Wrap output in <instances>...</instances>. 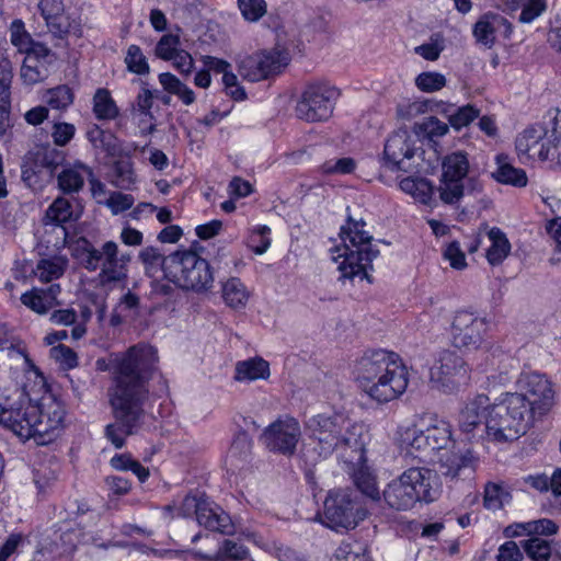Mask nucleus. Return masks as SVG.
Masks as SVG:
<instances>
[{"label":"nucleus","instance_id":"61","mask_svg":"<svg viewBox=\"0 0 561 561\" xmlns=\"http://www.w3.org/2000/svg\"><path fill=\"white\" fill-rule=\"evenodd\" d=\"M479 116V110L472 105L457 107L455 113L450 115V126L459 130L468 126L474 118Z\"/></svg>","mask_w":561,"mask_h":561},{"label":"nucleus","instance_id":"29","mask_svg":"<svg viewBox=\"0 0 561 561\" xmlns=\"http://www.w3.org/2000/svg\"><path fill=\"white\" fill-rule=\"evenodd\" d=\"M85 175L91 176L92 170L81 162L66 167L57 175L58 187L65 194L78 193L84 185Z\"/></svg>","mask_w":561,"mask_h":561},{"label":"nucleus","instance_id":"43","mask_svg":"<svg viewBox=\"0 0 561 561\" xmlns=\"http://www.w3.org/2000/svg\"><path fill=\"white\" fill-rule=\"evenodd\" d=\"M88 138L94 148L105 151L108 156L115 157L122 150L118 139L111 131L99 127L89 130Z\"/></svg>","mask_w":561,"mask_h":561},{"label":"nucleus","instance_id":"16","mask_svg":"<svg viewBox=\"0 0 561 561\" xmlns=\"http://www.w3.org/2000/svg\"><path fill=\"white\" fill-rule=\"evenodd\" d=\"M184 515L194 511L197 523L211 530L221 534H231L233 526L230 516L214 502L207 499H197L186 495L182 505Z\"/></svg>","mask_w":561,"mask_h":561},{"label":"nucleus","instance_id":"64","mask_svg":"<svg viewBox=\"0 0 561 561\" xmlns=\"http://www.w3.org/2000/svg\"><path fill=\"white\" fill-rule=\"evenodd\" d=\"M520 8L519 22L531 23L546 11L547 2L546 0H527Z\"/></svg>","mask_w":561,"mask_h":561},{"label":"nucleus","instance_id":"39","mask_svg":"<svg viewBox=\"0 0 561 561\" xmlns=\"http://www.w3.org/2000/svg\"><path fill=\"white\" fill-rule=\"evenodd\" d=\"M159 82L170 94L176 95L185 105H191L195 102V92L183 83L176 76L171 72H162L159 75Z\"/></svg>","mask_w":561,"mask_h":561},{"label":"nucleus","instance_id":"42","mask_svg":"<svg viewBox=\"0 0 561 561\" xmlns=\"http://www.w3.org/2000/svg\"><path fill=\"white\" fill-rule=\"evenodd\" d=\"M93 113L98 119L105 121H111L118 116V107L106 89L96 90L93 96Z\"/></svg>","mask_w":561,"mask_h":561},{"label":"nucleus","instance_id":"58","mask_svg":"<svg viewBox=\"0 0 561 561\" xmlns=\"http://www.w3.org/2000/svg\"><path fill=\"white\" fill-rule=\"evenodd\" d=\"M416 87L424 92H435L446 85V78L438 72H422L415 79Z\"/></svg>","mask_w":561,"mask_h":561},{"label":"nucleus","instance_id":"54","mask_svg":"<svg viewBox=\"0 0 561 561\" xmlns=\"http://www.w3.org/2000/svg\"><path fill=\"white\" fill-rule=\"evenodd\" d=\"M262 549L276 561H302L294 549L278 541L265 542Z\"/></svg>","mask_w":561,"mask_h":561},{"label":"nucleus","instance_id":"59","mask_svg":"<svg viewBox=\"0 0 561 561\" xmlns=\"http://www.w3.org/2000/svg\"><path fill=\"white\" fill-rule=\"evenodd\" d=\"M238 7L249 22H256L266 13L264 0H238Z\"/></svg>","mask_w":561,"mask_h":561},{"label":"nucleus","instance_id":"53","mask_svg":"<svg viewBox=\"0 0 561 561\" xmlns=\"http://www.w3.org/2000/svg\"><path fill=\"white\" fill-rule=\"evenodd\" d=\"M127 69L137 75H147L149 72V65L147 58L137 45H130L127 49L125 57Z\"/></svg>","mask_w":561,"mask_h":561},{"label":"nucleus","instance_id":"26","mask_svg":"<svg viewBox=\"0 0 561 561\" xmlns=\"http://www.w3.org/2000/svg\"><path fill=\"white\" fill-rule=\"evenodd\" d=\"M37 407H41V416L37 420L38 445L49 443L65 419V410L59 401L51 396L43 397Z\"/></svg>","mask_w":561,"mask_h":561},{"label":"nucleus","instance_id":"60","mask_svg":"<svg viewBox=\"0 0 561 561\" xmlns=\"http://www.w3.org/2000/svg\"><path fill=\"white\" fill-rule=\"evenodd\" d=\"M49 355L64 369H71L78 365V356L75 351L64 344L53 346Z\"/></svg>","mask_w":561,"mask_h":561},{"label":"nucleus","instance_id":"13","mask_svg":"<svg viewBox=\"0 0 561 561\" xmlns=\"http://www.w3.org/2000/svg\"><path fill=\"white\" fill-rule=\"evenodd\" d=\"M301 438L299 422L293 416L278 417L261 435V440L270 451L293 456Z\"/></svg>","mask_w":561,"mask_h":561},{"label":"nucleus","instance_id":"17","mask_svg":"<svg viewBox=\"0 0 561 561\" xmlns=\"http://www.w3.org/2000/svg\"><path fill=\"white\" fill-rule=\"evenodd\" d=\"M486 322L468 311H458L451 323V342L457 348L477 350L483 342Z\"/></svg>","mask_w":561,"mask_h":561},{"label":"nucleus","instance_id":"2","mask_svg":"<svg viewBox=\"0 0 561 561\" xmlns=\"http://www.w3.org/2000/svg\"><path fill=\"white\" fill-rule=\"evenodd\" d=\"M516 385V392L502 394L489 411L488 435L497 443L524 435L536 422L548 416L559 401L557 385L545 374L523 373Z\"/></svg>","mask_w":561,"mask_h":561},{"label":"nucleus","instance_id":"48","mask_svg":"<svg viewBox=\"0 0 561 561\" xmlns=\"http://www.w3.org/2000/svg\"><path fill=\"white\" fill-rule=\"evenodd\" d=\"M428 430L433 436V440L437 445L438 450L448 446L451 439V430L448 422L438 419L435 415L428 417L426 422Z\"/></svg>","mask_w":561,"mask_h":561},{"label":"nucleus","instance_id":"30","mask_svg":"<svg viewBox=\"0 0 561 561\" xmlns=\"http://www.w3.org/2000/svg\"><path fill=\"white\" fill-rule=\"evenodd\" d=\"M131 261L129 252H121L112 259L111 263L99 272V280L103 286L125 282L128 277V265Z\"/></svg>","mask_w":561,"mask_h":561},{"label":"nucleus","instance_id":"23","mask_svg":"<svg viewBox=\"0 0 561 561\" xmlns=\"http://www.w3.org/2000/svg\"><path fill=\"white\" fill-rule=\"evenodd\" d=\"M415 141L407 129H399L392 133L387 139L383 148L386 163L391 170L408 171L410 165L405 161L411 160L415 154Z\"/></svg>","mask_w":561,"mask_h":561},{"label":"nucleus","instance_id":"12","mask_svg":"<svg viewBox=\"0 0 561 561\" xmlns=\"http://www.w3.org/2000/svg\"><path fill=\"white\" fill-rule=\"evenodd\" d=\"M286 50L274 48L244 56L238 64L239 73L249 81L257 82L282 72L288 65Z\"/></svg>","mask_w":561,"mask_h":561},{"label":"nucleus","instance_id":"6","mask_svg":"<svg viewBox=\"0 0 561 561\" xmlns=\"http://www.w3.org/2000/svg\"><path fill=\"white\" fill-rule=\"evenodd\" d=\"M165 267L167 278L183 289L202 293L213 287L211 267L196 252L175 251L168 255Z\"/></svg>","mask_w":561,"mask_h":561},{"label":"nucleus","instance_id":"62","mask_svg":"<svg viewBox=\"0 0 561 561\" xmlns=\"http://www.w3.org/2000/svg\"><path fill=\"white\" fill-rule=\"evenodd\" d=\"M507 493L496 483H488L484 488V506L488 510H499L503 506L504 497Z\"/></svg>","mask_w":561,"mask_h":561},{"label":"nucleus","instance_id":"22","mask_svg":"<svg viewBox=\"0 0 561 561\" xmlns=\"http://www.w3.org/2000/svg\"><path fill=\"white\" fill-rule=\"evenodd\" d=\"M37 8L48 32L56 38H66L79 26L67 10L64 0H39Z\"/></svg>","mask_w":561,"mask_h":561},{"label":"nucleus","instance_id":"10","mask_svg":"<svg viewBox=\"0 0 561 561\" xmlns=\"http://www.w3.org/2000/svg\"><path fill=\"white\" fill-rule=\"evenodd\" d=\"M469 172V160L463 151L446 154L442 160V175L437 191L444 204H458L463 197V180Z\"/></svg>","mask_w":561,"mask_h":561},{"label":"nucleus","instance_id":"57","mask_svg":"<svg viewBox=\"0 0 561 561\" xmlns=\"http://www.w3.org/2000/svg\"><path fill=\"white\" fill-rule=\"evenodd\" d=\"M518 527L523 528V530L529 536H551L558 531V525L548 518L531 520L518 525Z\"/></svg>","mask_w":561,"mask_h":561},{"label":"nucleus","instance_id":"32","mask_svg":"<svg viewBox=\"0 0 561 561\" xmlns=\"http://www.w3.org/2000/svg\"><path fill=\"white\" fill-rule=\"evenodd\" d=\"M221 297L229 308L240 310L245 308L250 291L240 278L230 277L221 283Z\"/></svg>","mask_w":561,"mask_h":561},{"label":"nucleus","instance_id":"15","mask_svg":"<svg viewBox=\"0 0 561 561\" xmlns=\"http://www.w3.org/2000/svg\"><path fill=\"white\" fill-rule=\"evenodd\" d=\"M400 356L394 352L382 348L366 351L360 358L357 359L354 368L356 380L362 389L370 385L380 375L392 370L394 367H401Z\"/></svg>","mask_w":561,"mask_h":561},{"label":"nucleus","instance_id":"24","mask_svg":"<svg viewBox=\"0 0 561 561\" xmlns=\"http://www.w3.org/2000/svg\"><path fill=\"white\" fill-rule=\"evenodd\" d=\"M118 251V245L114 241H106L98 249L83 238L78 242L76 257L85 270L90 272L99 270L102 272V268H105L111 263Z\"/></svg>","mask_w":561,"mask_h":561},{"label":"nucleus","instance_id":"19","mask_svg":"<svg viewBox=\"0 0 561 561\" xmlns=\"http://www.w3.org/2000/svg\"><path fill=\"white\" fill-rule=\"evenodd\" d=\"M490 399L485 394H477L469 399L459 413V428L466 435L468 440L482 437L485 433L488 439L491 438L486 431V419L489 416ZM492 442H494L492 439Z\"/></svg>","mask_w":561,"mask_h":561},{"label":"nucleus","instance_id":"31","mask_svg":"<svg viewBox=\"0 0 561 561\" xmlns=\"http://www.w3.org/2000/svg\"><path fill=\"white\" fill-rule=\"evenodd\" d=\"M497 169L492 173L493 178L502 184L512 185L516 187H524L527 185L528 179L523 169L515 168L508 156L497 154L496 158Z\"/></svg>","mask_w":561,"mask_h":561},{"label":"nucleus","instance_id":"28","mask_svg":"<svg viewBox=\"0 0 561 561\" xmlns=\"http://www.w3.org/2000/svg\"><path fill=\"white\" fill-rule=\"evenodd\" d=\"M193 556L195 560L241 561L247 560L249 557V549L242 543H238L230 539H225L214 552L194 550Z\"/></svg>","mask_w":561,"mask_h":561},{"label":"nucleus","instance_id":"11","mask_svg":"<svg viewBox=\"0 0 561 561\" xmlns=\"http://www.w3.org/2000/svg\"><path fill=\"white\" fill-rule=\"evenodd\" d=\"M469 367L455 351L444 350L431 369V379L438 389L451 393L469 380Z\"/></svg>","mask_w":561,"mask_h":561},{"label":"nucleus","instance_id":"47","mask_svg":"<svg viewBox=\"0 0 561 561\" xmlns=\"http://www.w3.org/2000/svg\"><path fill=\"white\" fill-rule=\"evenodd\" d=\"M10 41L20 53L24 54L30 51L35 44H41L33 41L30 33L25 30L24 22L19 19L13 20L10 25Z\"/></svg>","mask_w":561,"mask_h":561},{"label":"nucleus","instance_id":"44","mask_svg":"<svg viewBox=\"0 0 561 561\" xmlns=\"http://www.w3.org/2000/svg\"><path fill=\"white\" fill-rule=\"evenodd\" d=\"M550 167L561 169V108H557L551 117L550 130Z\"/></svg>","mask_w":561,"mask_h":561},{"label":"nucleus","instance_id":"38","mask_svg":"<svg viewBox=\"0 0 561 561\" xmlns=\"http://www.w3.org/2000/svg\"><path fill=\"white\" fill-rule=\"evenodd\" d=\"M488 236L491 245L488 249L486 259L491 265H499L510 254L511 243L500 228L493 227Z\"/></svg>","mask_w":561,"mask_h":561},{"label":"nucleus","instance_id":"40","mask_svg":"<svg viewBox=\"0 0 561 561\" xmlns=\"http://www.w3.org/2000/svg\"><path fill=\"white\" fill-rule=\"evenodd\" d=\"M400 188L414 197L422 204H430L433 195V185L426 179L422 178H404L399 183Z\"/></svg>","mask_w":561,"mask_h":561},{"label":"nucleus","instance_id":"4","mask_svg":"<svg viewBox=\"0 0 561 561\" xmlns=\"http://www.w3.org/2000/svg\"><path fill=\"white\" fill-rule=\"evenodd\" d=\"M309 437L317 440L319 455L327 457L336 448L347 447L357 454L356 461H364V442L360 438L362 426L352 423L345 415L317 414L306 422Z\"/></svg>","mask_w":561,"mask_h":561},{"label":"nucleus","instance_id":"55","mask_svg":"<svg viewBox=\"0 0 561 561\" xmlns=\"http://www.w3.org/2000/svg\"><path fill=\"white\" fill-rule=\"evenodd\" d=\"M416 129L419 134H422L430 139H434L436 137L445 136L449 130V126L446 123L440 122L437 117L430 116L416 124Z\"/></svg>","mask_w":561,"mask_h":561},{"label":"nucleus","instance_id":"50","mask_svg":"<svg viewBox=\"0 0 561 561\" xmlns=\"http://www.w3.org/2000/svg\"><path fill=\"white\" fill-rule=\"evenodd\" d=\"M337 561H369L366 549L359 542L343 541L335 551Z\"/></svg>","mask_w":561,"mask_h":561},{"label":"nucleus","instance_id":"46","mask_svg":"<svg viewBox=\"0 0 561 561\" xmlns=\"http://www.w3.org/2000/svg\"><path fill=\"white\" fill-rule=\"evenodd\" d=\"M139 260L145 266L147 274H153L159 268L164 274L167 278V260L168 256H164L157 248L154 247H146L144 248L138 255Z\"/></svg>","mask_w":561,"mask_h":561},{"label":"nucleus","instance_id":"18","mask_svg":"<svg viewBox=\"0 0 561 561\" xmlns=\"http://www.w3.org/2000/svg\"><path fill=\"white\" fill-rule=\"evenodd\" d=\"M56 61L57 55L50 48L44 44H35L25 53L20 79L27 87L42 83L50 76Z\"/></svg>","mask_w":561,"mask_h":561},{"label":"nucleus","instance_id":"63","mask_svg":"<svg viewBox=\"0 0 561 561\" xmlns=\"http://www.w3.org/2000/svg\"><path fill=\"white\" fill-rule=\"evenodd\" d=\"M75 125L66 122H56L51 128L53 141L59 147L68 145L75 137Z\"/></svg>","mask_w":561,"mask_h":561},{"label":"nucleus","instance_id":"7","mask_svg":"<svg viewBox=\"0 0 561 561\" xmlns=\"http://www.w3.org/2000/svg\"><path fill=\"white\" fill-rule=\"evenodd\" d=\"M366 517L357 496L348 490L331 491L325 501L322 524L335 531L354 529Z\"/></svg>","mask_w":561,"mask_h":561},{"label":"nucleus","instance_id":"35","mask_svg":"<svg viewBox=\"0 0 561 561\" xmlns=\"http://www.w3.org/2000/svg\"><path fill=\"white\" fill-rule=\"evenodd\" d=\"M520 547L533 561H556L559 558V553L553 552L551 542L539 536L522 540Z\"/></svg>","mask_w":561,"mask_h":561},{"label":"nucleus","instance_id":"5","mask_svg":"<svg viewBox=\"0 0 561 561\" xmlns=\"http://www.w3.org/2000/svg\"><path fill=\"white\" fill-rule=\"evenodd\" d=\"M438 493L436 474L431 469L411 467L387 484L382 496L390 508L408 511L417 502L435 501Z\"/></svg>","mask_w":561,"mask_h":561},{"label":"nucleus","instance_id":"41","mask_svg":"<svg viewBox=\"0 0 561 561\" xmlns=\"http://www.w3.org/2000/svg\"><path fill=\"white\" fill-rule=\"evenodd\" d=\"M43 101L53 110L66 111L73 103L75 93L69 85L60 84L46 90Z\"/></svg>","mask_w":561,"mask_h":561},{"label":"nucleus","instance_id":"27","mask_svg":"<svg viewBox=\"0 0 561 561\" xmlns=\"http://www.w3.org/2000/svg\"><path fill=\"white\" fill-rule=\"evenodd\" d=\"M478 459L470 449L451 453L440 460L442 472L446 477H469L476 471Z\"/></svg>","mask_w":561,"mask_h":561},{"label":"nucleus","instance_id":"36","mask_svg":"<svg viewBox=\"0 0 561 561\" xmlns=\"http://www.w3.org/2000/svg\"><path fill=\"white\" fill-rule=\"evenodd\" d=\"M401 445L415 458H423L431 455L422 427L417 424L407 427L400 435Z\"/></svg>","mask_w":561,"mask_h":561},{"label":"nucleus","instance_id":"34","mask_svg":"<svg viewBox=\"0 0 561 561\" xmlns=\"http://www.w3.org/2000/svg\"><path fill=\"white\" fill-rule=\"evenodd\" d=\"M270 376V365L261 357L249 358L236 364L237 381H254Z\"/></svg>","mask_w":561,"mask_h":561},{"label":"nucleus","instance_id":"52","mask_svg":"<svg viewBox=\"0 0 561 561\" xmlns=\"http://www.w3.org/2000/svg\"><path fill=\"white\" fill-rule=\"evenodd\" d=\"M180 37L174 34H164L156 45V56L162 60H171L176 55L180 48Z\"/></svg>","mask_w":561,"mask_h":561},{"label":"nucleus","instance_id":"37","mask_svg":"<svg viewBox=\"0 0 561 561\" xmlns=\"http://www.w3.org/2000/svg\"><path fill=\"white\" fill-rule=\"evenodd\" d=\"M68 266V260L61 255L41 259L35 268V275L43 283L60 278Z\"/></svg>","mask_w":561,"mask_h":561},{"label":"nucleus","instance_id":"9","mask_svg":"<svg viewBox=\"0 0 561 561\" xmlns=\"http://www.w3.org/2000/svg\"><path fill=\"white\" fill-rule=\"evenodd\" d=\"M552 112L541 123L534 124L515 139V150L520 163L548 162L550 158V130Z\"/></svg>","mask_w":561,"mask_h":561},{"label":"nucleus","instance_id":"51","mask_svg":"<svg viewBox=\"0 0 561 561\" xmlns=\"http://www.w3.org/2000/svg\"><path fill=\"white\" fill-rule=\"evenodd\" d=\"M252 440L245 432L236 435L228 453V457L233 461H245L251 454Z\"/></svg>","mask_w":561,"mask_h":561},{"label":"nucleus","instance_id":"45","mask_svg":"<svg viewBox=\"0 0 561 561\" xmlns=\"http://www.w3.org/2000/svg\"><path fill=\"white\" fill-rule=\"evenodd\" d=\"M112 178L113 185L122 190H129L136 180L131 161L129 159L115 161Z\"/></svg>","mask_w":561,"mask_h":561},{"label":"nucleus","instance_id":"1","mask_svg":"<svg viewBox=\"0 0 561 561\" xmlns=\"http://www.w3.org/2000/svg\"><path fill=\"white\" fill-rule=\"evenodd\" d=\"M158 363L157 350L147 344L131 346L117 362L114 385L108 389L114 422L105 426V437L116 447L136 435L145 423L144 404L148 399V380Z\"/></svg>","mask_w":561,"mask_h":561},{"label":"nucleus","instance_id":"25","mask_svg":"<svg viewBox=\"0 0 561 561\" xmlns=\"http://www.w3.org/2000/svg\"><path fill=\"white\" fill-rule=\"evenodd\" d=\"M512 25L507 19L499 13L488 12L474 23L472 34L476 42L490 49L494 46L497 36L510 37Z\"/></svg>","mask_w":561,"mask_h":561},{"label":"nucleus","instance_id":"33","mask_svg":"<svg viewBox=\"0 0 561 561\" xmlns=\"http://www.w3.org/2000/svg\"><path fill=\"white\" fill-rule=\"evenodd\" d=\"M0 351L16 352L23 358L24 369L34 373V375L39 377L42 380L44 379L39 369L34 365L32 359L26 354L22 342L4 323H0Z\"/></svg>","mask_w":561,"mask_h":561},{"label":"nucleus","instance_id":"8","mask_svg":"<svg viewBox=\"0 0 561 561\" xmlns=\"http://www.w3.org/2000/svg\"><path fill=\"white\" fill-rule=\"evenodd\" d=\"M340 91L328 83L316 82L306 87L296 105V115L306 122L327 121L333 113Z\"/></svg>","mask_w":561,"mask_h":561},{"label":"nucleus","instance_id":"49","mask_svg":"<svg viewBox=\"0 0 561 561\" xmlns=\"http://www.w3.org/2000/svg\"><path fill=\"white\" fill-rule=\"evenodd\" d=\"M21 302L38 314H45L53 309L42 288H33L24 293L21 296Z\"/></svg>","mask_w":561,"mask_h":561},{"label":"nucleus","instance_id":"3","mask_svg":"<svg viewBox=\"0 0 561 561\" xmlns=\"http://www.w3.org/2000/svg\"><path fill=\"white\" fill-rule=\"evenodd\" d=\"M365 221L347 217V225L341 227L342 245L332 250V260L344 278L356 276L371 283L368 274L373 270V261L379 255V250L371 244L373 237L364 230Z\"/></svg>","mask_w":561,"mask_h":561},{"label":"nucleus","instance_id":"21","mask_svg":"<svg viewBox=\"0 0 561 561\" xmlns=\"http://www.w3.org/2000/svg\"><path fill=\"white\" fill-rule=\"evenodd\" d=\"M79 218L75 214L72 203L62 196L57 197L46 209L43 218L45 227L50 226L51 232L56 234V240H47L56 249L64 248L67 242L68 231L65 224L76 221Z\"/></svg>","mask_w":561,"mask_h":561},{"label":"nucleus","instance_id":"20","mask_svg":"<svg viewBox=\"0 0 561 561\" xmlns=\"http://www.w3.org/2000/svg\"><path fill=\"white\" fill-rule=\"evenodd\" d=\"M409 385V374L405 365L394 367L392 370L380 375L363 391L378 403H387L402 396Z\"/></svg>","mask_w":561,"mask_h":561},{"label":"nucleus","instance_id":"56","mask_svg":"<svg viewBox=\"0 0 561 561\" xmlns=\"http://www.w3.org/2000/svg\"><path fill=\"white\" fill-rule=\"evenodd\" d=\"M354 482L357 489L373 500H379L380 494L377 488L376 478L368 471L359 470L354 474Z\"/></svg>","mask_w":561,"mask_h":561},{"label":"nucleus","instance_id":"14","mask_svg":"<svg viewBox=\"0 0 561 561\" xmlns=\"http://www.w3.org/2000/svg\"><path fill=\"white\" fill-rule=\"evenodd\" d=\"M38 416H41V407L31 400L22 399L11 405L8 404L0 417V423L16 436L23 439L34 438L38 444L36 426Z\"/></svg>","mask_w":561,"mask_h":561}]
</instances>
